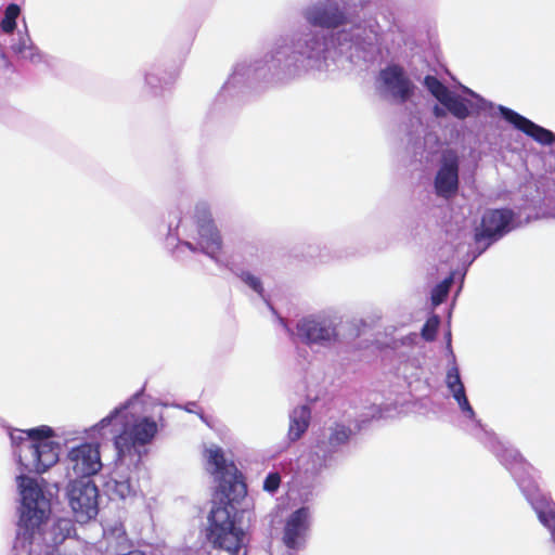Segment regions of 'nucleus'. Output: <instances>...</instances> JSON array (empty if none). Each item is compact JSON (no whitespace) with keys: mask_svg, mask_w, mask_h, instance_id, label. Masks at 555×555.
<instances>
[{"mask_svg":"<svg viewBox=\"0 0 555 555\" xmlns=\"http://www.w3.org/2000/svg\"><path fill=\"white\" fill-rule=\"evenodd\" d=\"M377 38L378 26L372 21L331 34L307 29L276 42L262 60L238 64L227 83H234L245 76L289 80L311 72H332L344 67V62H353L352 51L365 50Z\"/></svg>","mask_w":555,"mask_h":555,"instance_id":"obj_1","label":"nucleus"},{"mask_svg":"<svg viewBox=\"0 0 555 555\" xmlns=\"http://www.w3.org/2000/svg\"><path fill=\"white\" fill-rule=\"evenodd\" d=\"M205 457L209 472L218 478V491L221 494L220 501L209 512L206 539L212 548L238 555L245 546L246 532L236 525L237 511L233 504L247 495L244 475L233 461L225 459L219 447L206 449Z\"/></svg>","mask_w":555,"mask_h":555,"instance_id":"obj_2","label":"nucleus"},{"mask_svg":"<svg viewBox=\"0 0 555 555\" xmlns=\"http://www.w3.org/2000/svg\"><path fill=\"white\" fill-rule=\"evenodd\" d=\"M179 241L178 248L186 247L192 253H203L218 261L222 238L205 203L197 204L192 212L177 217V222L169 223L167 244L170 240Z\"/></svg>","mask_w":555,"mask_h":555,"instance_id":"obj_3","label":"nucleus"},{"mask_svg":"<svg viewBox=\"0 0 555 555\" xmlns=\"http://www.w3.org/2000/svg\"><path fill=\"white\" fill-rule=\"evenodd\" d=\"M21 433L30 440L28 444L21 447L18 454V462L24 470L42 474L57 463L60 444L50 440L54 436L51 427L42 425Z\"/></svg>","mask_w":555,"mask_h":555,"instance_id":"obj_4","label":"nucleus"},{"mask_svg":"<svg viewBox=\"0 0 555 555\" xmlns=\"http://www.w3.org/2000/svg\"><path fill=\"white\" fill-rule=\"evenodd\" d=\"M156 434L157 424L150 417H141L132 424H125L114 440L120 464L133 465L137 468L147 452L146 444L154 439Z\"/></svg>","mask_w":555,"mask_h":555,"instance_id":"obj_5","label":"nucleus"},{"mask_svg":"<svg viewBox=\"0 0 555 555\" xmlns=\"http://www.w3.org/2000/svg\"><path fill=\"white\" fill-rule=\"evenodd\" d=\"M424 85L442 105V107L439 105L434 107V114L437 117L446 116L447 109L454 117L465 119L470 113L486 108V101L466 87H463V91L468 94L470 99L462 98L452 92L434 76H427L424 80Z\"/></svg>","mask_w":555,"mask_h":555,"instance_id":"obj_6","label":"nucleus"},{"mask_svg":"<svg viewBox=\"0 0 555 555\" xmlns=\"http://www.w3.org/2000/svg\"><path fill=\"white\" fill-rule=\"evenodd\" d=\"M17 482L23 501V512L18 521L20 534L24 540L31 542L40 525L48 518L42 506L46 504L44 496L35 479L21 475Z\"/></svg>","mask_w":555,"mask_h":555,"instance_id":"obj_7","label":"nucleus"},{"mask_svg":"<svg viewBox=\"0 0 555 555\" xmlns=\"http://www.w3.org/2000/svg\"><path fill=\"white\" fill-rule=\"evenodd\" d=\"M69 505L78 522H87L98 515L99 490L91 479H74L67 490Z\"/></svg>","mask_w":555,"mask_h":555,"instance_id":"obj_8","label":"nucleus"},{"mask_svg":"<svg viewBox=\"0 0 555 555\" xmlns=\"http://www.w3.org/2000/svg\"><path fill=\"white\" fill-rule=\"evenodd\" d=\"M460 157L457 152L451 149L443 151L434 179V189L439 197L449 199L457 193Z\"/></svg>","mask_w":555,"mask_h":555,"instance_id":"obj_9","label":"nucleus"},{"mask_svg":"<svg viewBox=\"0 0 555 555\" xmlns=\"http://www.w3.org/2000/svg\"><path fill=\"white\" fill-rule=\"evenodd\" d=\"M68 468L76 479H89L102 468L100 446L83 442L69 450L67 454Z\"/></svg>","mask_w":555,"mask_h":555,"instance_id":"obj_10","label":"nucleus"},{"mask_svg":"<svg viewBox=\"0 0 555 555\" xmlns=\"http://www.w3.org/2000/svg\"><path fill=\"white\" fill-rule=\"evenodd\" d=\"M378 82L385 94L400 103L408 101L414 92L413 82L399 65H388L380 70Z\"/></svg>","mask_w":555,"mask_h":555,"instance_id":"obj_11","label":"nucleus"},{"mask_svg":"<svg viewBox=\"0 0 555 555\" xmlns=\"http://www.w3.org/2000/svg\"><path fill=\"white\" fill-rule=\"evenodd\" d=\"M305 20L312 26L336 28L347 23L345 9L336 0L313 3L304 10Z\"/></svg>","mask_w":555,"mask_h":555,"instance_id":"obj_12","label":"nucleus"},{"mask_svg":"<svg viewBox=\"0 0 555 555\" xmlns=\"http://www.w3.org/2000/svg\"><path fill=\"white\" fill-rule=\"evenodd\" d=\"M515 216L509 209L487 210L481 219V225L476 232V241L485 238L498 240L516 228Z\"/></svg>","mask_w":555,"mask_h":555,"instance_id":"obj_13","label":"nucleus"},{"mask_svg":"<svg viewBox=\"0 0 555 555\" xmlns=\"http://www.w3.org/2000/svg\"><path fill=\"white\" fill-rule=\"evenodd\" d=\"M297 336L307 344H323L336 341V330L334 326L312 318L300 320L296 326Z\"/></svg>","mask_w":555,"mask_h":555,"instance_id":"obj_14","label":"nucleus"},{"mask_svg":"<svg viewBox=\"0 0 555 555\" xmlns=\"http://www.w3.org/2000/svg\"><path fill=\"white\" fill-rule=\"evenodd\" d=\"M499 109L508 122L513 124L518 130L525 132L537 142L541 144L555 143V134L552 131L532 122L507 107L499 106Z\"/></svg>","mask_w":555,"mask_h":555,"instance_id":"obj_15","label":"nucleus"},{"mask_svg":"<svg viewBox=\"0 0 555 555\" xmlns=\"http://www.w3.org/2000/svg\"><path fill=\"white\" fill-rule=\"evenodd\" d=\"M308 511L305 507L293 512L287 518L283 530V543L287 548L296 550L305 539L308 530Z\"/></svg>","mask_w":555,"mask_h":555,"instance_id":"obj_16","label":"nucleus"},{"mask_svg":"<svg viewBox=\"0 0 555 555\" xmlns=\"http://www.w3.org/2000/svg\"><path fill=\"white\" fill-rule=\"evenodd\" d=\"M452 357V365L447 372L446 384L449 390L452 392L453 398L457 402L462 412L466 413L469 418L475 417V411L473 410L469 401L466 397L465 387L461 380L460 371L456 365L455 356L453 349H450Z\"/></svg>","mask_w":555,"mask_h":555,"instance_id":"obj_17","label":"nucleus"},{"mask_svg":"<svg viewBox=\"0 0 555 555\" xmlns=\"http://www.w3.org/2000/svg\"><path fill=\"white\" fill-rule=\"evenodd\" d=\"M311 418V411L307 405H300L294 409L288 427V438L291 441L299 440L307 431Z\"/></svg>","mask_w":555,"mask_h":555,"instance_id":"obj_18","label":"nucleus"},{"mask_svg":"<svg viewBox=\"0 0 555 555\" xmlns=\"http://www.w3.org/2000/svg\"><path fill=\"white\" fill-rule=\"evenodd\" d=\"M12 50L21 59L31 63H39L42 60L40 51L34 46L30 37L27 34L21 36L18 40L12 44Z\"/></svg>","mask_w":555,"mask_h":555,"instance_id":"obj_19","label":"nucleus"},{"mask_svg":"<svg viewBox=\"0 0 555 555\" xmlns=\"http://www.w3.org/2000/svg\"><path fill=\"white\" fill-rule=\"evenodd\" d=\"M20 7L17 4H10L5 9L4 18L2 20L1 27L5 33H12L16 26V18L20 15Z\"/></svg>","mask_w":555,"mask_h":555,"instance_id":"obj_20","label":"nucleus"},{"mask_svg":"<svg viewBox=\"0 0 555 555\" xmlns=\"http://www.w3.org/2000/svg\"><path fill=\"white\" fill-rule=\"evenodd\" d=\"M351 435V429L348 426L336 424L332 429L328 441L332 446L346 443Z\"/></svg>","mask_w":555,"mask_h":555,"instance_id":"obj_21","label":"nucleus"},{"mask_svg":"<svg viewBox=\"0 0 555 555\" xmlns=\"http://www.w3.org/2000/svg\"><path fill=\"white\" fill-rule=\"evenodd\" d=\"M453 283L452 276L444 279L431 292V302L434 306L440 305L447 297L449 289Z\"/></svg>","mask_w":555,"mask_h":555,"instance_id":"obj_22","label":"nucleus"},{"mask_svg":"<svg viewBox=\"0 0 555 555\" xmlns=\"http://www.w3.org/2000/svg\"><path fill=\"white\" fill-rule=\"evenodd\" d=\"M114 491L120 499H126L135 494V488L133 487L130 477H120V479H116Z\"/></svg>","mask_w":555,"mask_h":555,"instance_id":"obj_23","label":"nucleus"},{"mask_svg":"<svg viewBox=\"0 0 555 555\" xmlns=\"http://www.w3.org/2000/svg\"><path fill=\"white\" fill-rule=\"evenodd\" d=\"M240 279L255 291L258 295L263 297V287L260 279L248 271H243L240 274Z\"/></svg>","mask_w":555,"mask_h":555,"instance_id":"obj_24","label":"nucleus"},{"mask_svg":"<svg viewBox=\"0 0 555 555\" xmlns=\"http://www.w3.org/2000/svg\"><path fill=\"white\" fill-rule=\"evenodd\" d=\"M439 325V319L438 317L434 315L427 320L425 323L423 330H422V337L425 339V341H431Z\"/></svg>","mask_w":555,"mask_h":555,"instance_id":"obj_25","label":"nucleus"},{"mask_svg":"<svg viewBox=\"0 0 555 555\" xmlns=\"http://www.w3.org/2000/svg\"><path fill=\"white\" fill-rule=\"evenodd\" d=\"M281 485V476L279 473H270L263 481V490L275 492Z\"/></svg>","mask_w":555,"mask_h":555,"instance_id":"obj_26","label":"nucleus"},{"mask_svg":"<svg viewBox=\"0 0 555 555\" xmlns=\"http://www.w3.org/2000/svg\"><path fill=\"white\" fill-rule=\"evenodd\" d=\"M539 519L540 521L547 528H551V526L555 522V513L548 512H540L539 513Z\"/></svg>","mask_w":555,"mask_h":555,"instance_id":"obj_27","label":"nucleus"},{"mask_svg":"<svg viewBox=\"0 0 555 555\" xmlns=\"http://www.w3.org/2000/svg\"><path fill=\"white\" fill-rule=\"evenodd\" d=\"M118 414H119V410L116 409L109 415L102 418L96 426L100 428H104V427L108 426L112 423V421L118 416Z\"/></svg>","mask_w":555,"mask_h":555,"instance_id":"obj_28","label":"nucleus"},{"mask_svg":"<svg viewBox=\"0 0 555 555\" xmlns=\"http://www.w3.org/2000/svg\"><path fill=\"white\" fill-rule=\"evenodd\" d=\"M24 434L21 433L20 436H14V435H11V439L13 442H18V443H22L25 438L23 437Z\"/></svg>","mask_w":555,"mask_h":555,"instance_id":"obj_29","label":"nucleus"},{"mask_svg":"<svg viewBox=\"0 0 555 555\" xmlns=\"http://www.w3.org/2000/svg\"><path fill=\"white\" fill-rule=\"evenodd\" d=\"M418 339H420V336L416 335V334H413L412 336H410V340H411V344H418Z\"/></svg>","mask_w":555,"mask_h":555,"instance_id":"obj_30","label":"nucleus"},{"mask_svg":"<svg viewBox=\"0 0 555 555\" xmlns=\"http://www.w3.org/2000/svg\"><path fill=\"white\" fill-rule=\"evenodd\" d=\"M451 344V340H450V333L448 334V345Z\"/></svg>","mask_w":555,"mask_h":555,"instance_id":"obj_31","label":"nucleus"},{"mask_svg":"<svg viewBox=\"0 0 555 555\" xmlns=\"http://www.w3.org/2000/svg\"><path fill=\"white\" fill-rule=\"evenodd\" d=\"M551 216L555 218V206H554V211L551 212Z\"/></svg>","mask_w":555,"mask_h":555,"instance_id":"obj_32","label":"nucleus"},{"mask_svg":"<svg viewBox=\"0 0 555 555\" xmlns=\"http://www.w3.org/2000/svg\"><path fill=\"white\" fill-rule=\"evenodd\" d=\"M488 245H491L494 240L489 238Z\"/></svg>","mask_w":555,"mask_h":555,"instance_id":"obj_33","label":"nucleus"},{"mask_svg":"<svg viewBox=\"0 0 555 555\" xmlns=\"http://www.w3.org/2000/svg\"><path fill=\"white\" fill-rule=\"evenodd\" d=\"M488 245H491L494 240L489 238Z\"/></svg>","mask_w":555,"mask_h":555,"instance_id":"obj_34","label":"nucleus"},{"mask_svg":"<svg viewBox=\"0 0 555 555\" xmlns=\"http://www.w3.org/2000/svg\"><path fill=\"white\" fill-rule=\"evenodd\" d=\"M143 389L140 392L135 393V398L139 397Z\"/></svg>","mask_w":555,"mask_h":555,"instance_id":"obj_35","label":"nucleus"}]
</instances>
